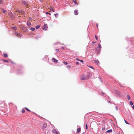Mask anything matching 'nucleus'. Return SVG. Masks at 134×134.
Here are the masks:
<instances>
[{
  "instance_id": "1",
  "label": "nucleus",
  "mask_w": 134,
  "mask_h": 134,
  "mask_svg": "<svg viewBox=\"0 0 134 134\" xmlns=\"http://www.w3.org/2000/svg\"><path fill=\"white\" fill-rule=\"evenodd\" d=\"M22 3L26 6V7L27 8H28V3L27 2L23 0L21 1Z\"/></svg>"
},
{
  "instance_id": "2",
  "label": "nucleus",
  "mask_w": 134,
  "mask_h": 134,
  "mask_svg": "<svg viewBox=\"0 0 134 134\" xmlns=\"http://www.w3.org/2000/svg\"><path fill=\"white\" fill-rule=\"evenodd\" d=\"M81 78L82 80H85L86 79H88L87 76H86V77L84 75H82Z\"/></svg>"
},
{
  "instance_id": "3",
  "label": "nucleus",
  "mask_w": 134,
  "mask_h": 134,
  "mask_svg": "<svg viewBox=\"0 0 134 134\" xmlns=\"http://www.w3.org/2000/svg\"><path fill=\"white\" fill-rule=\"evenodd\" d=\"M94 50L96 51V53L97 55L100 52V50L99 49H98L97 47H96L94 49Z\"/></svg>"
},
{
  "instance_id": "4",
  "label": "nucleus",
  "mask_w": 134,
  "mask_h": 134,
  "mask_svg": "<svg viewBox=\"0 0 134 134\" xmlns=\"http://www.w3.org/2000/svg\"><path fill=\"white\" fill-rule=\"evenodd\" d=\"M48 28L47 24H44V25L43 26L42 29L43 30H46Z\"/></svg>"
},
{
  "instance_id": "5",
  "label": "nucleus",
  "mask_w": 134,
  "mask_h": 134,
  "mask_svg": "<svg viewBox=\"0 0 134 134\" xmlns=\"http://www.w3.org/2000/svg\"><path fill=\"white\" fill-rule=\"evenodd\" d=\"M14 35L15 36H17L18 37H21L22 36L20 34L17 32L15 33Z\"/></svg>"
},
{
  "instance_id": "6",
  "label": "nucleus",
  "mask_w": 134,
  "mask_h": 134,
  "mask_svg": "<svg viewBox=\"0 0 134 134\" xmlns=\"http://www.w3.org/2000/svg\"><path fill=\"white\" fill-rule=\"evenodd\" d=\"M52 60L53 62L55 63H57L58 62V60L56 59L55 58H52Z\"/></svg>"
},
{
  "instance_id": "7",
  "label": "nucleus",
  "mask_w": 134,
  "mask_h": 134,
  "mask_svg": "<svg viewBox=\"0 0 134 134\" xmlns=\"http://www.w3.org/2000/svg\"><path fill=\"white\" fill-rule=\"evenodd\" d=\"M53 132L55 134H58V133L57 131L55 129H54L52 130Z\"/></svg>"
},
{
  "instance_id": "8",
  "label": "nucleus",
  "mask_w": 134,
  "mask_h": 134,
  "mask_svg": "<svg viewBox=\"0 0 134 134\" xmlns=\"http://www.w3.org/2000/svg\"><path fill=\"white\" fill-rule=\"evenodd\" d=\"M27 25L29 26H30L31 25V23L29 20L27 21Z\"/></svg>"
},
{
  "instance_id": "9",
  "label": "nucleus",
  "mask_w": 134,
  "mask_h": 134,
  "mask_svg": "<svg viewBox=\"0 0 134 134\" xmlns=\"http://www.w3.org/2000/svg\"><path fill=\"white\" fill-rule=\"evenodd\" d=\"M18 12L19 13H20L23 14H24L25 13V12L23 10H18Z\"/></svg>"
},
{
  "instance_id": "10",
  "label": "nucleus",
  "mask_w": 134,
  "mask_h": 134,
  "mask_svg": "<svg viewBox=\"0 0 134 134\" xmlns=\"http://www.w3.org/2000/svg\"><path fill=\"white\" fill-rule=\"evenodd\" d=\"M81 128H79L77 129V132L78 133H79L81 131Z\"/></svg>"
},
{
  "instance_id": "11",
  "label": "nucleus",
  "mask_w": 134,
  "mask_h": 134,
  "mask_svg": "<svg viewBox=\"0 0 134 134\" xmlns=\"http://www.w3.org/2000/svg\"><path fill=\"white\" fill-rule=\"evenodd\" d=\"M77 10H75L74 12V14L75 15H77L78 14V13L77 12Z\"/></svg>"
},
{
  "instance_id": "12",
  "label": "nucleus",
  "mask_w": 134,
  "mask_h": 134,
  "mask_svg": "<svg viewBox=\"0 0 134 134\" xmlns=\"http://www.w3.org/2000/svg\"><path fill=\"white\" fill-rule=\"evenodd\" d=\"M94 62L96 63L97 64H98L99 63L98 60H94Z\"/></svg>"
},
{
  "instance_id": "13",
  "label": "nucleus",
  "mask_w": 134,
  "mask_h": 134,
  "mask_svg": "<svg viewBox=\"0 0 134 134\" xmlns=\"http://www.w3.org/2000/svg\"><path fill=\"white\" fill-rule=\"evenodd\" d=\"M112 132V129H110V130H107V131L106 132H107V133H108V132Z\"/></svg>"
},
{
  "instance_id": "14",
  "label": "nucleus",
  "mask_w": 134,
  "mask_h": 134,
  "mask_svg": "<svg viewBox=\"0 0 134 134\" xmlns=\"http://www.w3.org/2000/svg\"><path fill=\"white\" fill-rule=\"evenodd\" d=\"M73 2L76 5H77L78 4V3L76 2V0H73Z\"/></svg>"
},
{
  "instance_id": "15",
  "label": "nucleus",
  "mask_w": 134,
  "mask_h": 134,
  "mask_svg": "<svg viewBox=\"0 0 134 134\" xmlns=\"http://www.w3.org/2000/svg\"><path fill=\"white\" fill-rule=\"evenodd\" d=\"M127 98L128 100H130V99H131L130 97V96L129 95L127 94Z\"/></svg>"
},
{
  "instance_id": "16",
  "label": "nucleus",
  "mask_w": 134,
  "mask_h": 134,
  "mask_svg": "<svg viewBox=\"0 0 134 134\" xmlns=\"http://www.w3.org/2000/svg\"><path fill=\"white\" fill-rule=\"evenodd\" d=\"M12 29L15 30H16V27H12Z\"/></svg>"
},
{
  "instance_id": "17",
  "label": "nucleus",
  "mask_w": 134,
  "mask_h": 134,
  "mask_svg": "<svg viewBox=\"0 0 134 134\" xmlns=\"http://www.w3.org/2000/svg\"><path fill=\"white\" fill-rule=\"evenodd\" d=\"M2 11L4 13H5L7 11L5 10L3 8H2Z\"/></svg>"
},
{
  "instance_id": "18",
  "label": "nucleus",
  "mask_w": 134,
  "mask_h": 134,
  "mask_svg": "<svg viewBox=\"0 0 134 134\" xmlns=\"http://www.w3.org/2000/svg\"><path fill=\"white\" fill-rule=\"evenodd\" d=\"M50 10L51 11H52L53 12H54V10L53 9V8L52 7H51L50 8Z\"/></svg>"
},
{
  "instance_id": "19",
  "label": "nucleus",
  "mask_w": 134,
  "mask_h": 134,
  "mask_svg": "<svg viewBox=\"0 0 134 134\" xmlns=\"http://www.w3.org/2000/svg\"><path fill=\"white\" fill-rule=\"evenodd\" d=\"M40 25H37L36 26V29H38V28H39L40 27Z\"/></svg>"
},
{
  "instance_id": "20",
  "label": "nucleus",
  "mask_w": 134,
  "mask_h": 134,
  "mask_svg": "<svg viewBox=\"0 0 134 134\" xmlns=\"http://www.w3.org/2000/svg\"><path fill=\"white\" fill-rule=\"evenodd\" d=\"M35 29L34 27H32L30 28V30L31 31H34L35 30Z\"/></svg>"
},
{
  "instance_id": "21",
  "label": "nucleus",
  "mask_w": 134,
  "mask_h": 134,
  "mask_svg": "<svg viewBox=\"0 0 134 134\" xmlns=\"http://www.w3.org/2000/svg\"><path fill=\"white\" fill-rule=\"evenodd\" d=\"M3 56L5 57H8V55L7 54H4Z\"/></svg>"
},
{
  "instance_id": "22",
  "label": "nucleus",
  "mask_w": 134,
  "mask_h": 134,
  "mask_svg": "<svg viewBox=\"0 0 134 134\" xmlns=\"http://www.w3.org/2000/svg\"><path fill=\"white\" fill-rule=\"evenodd\" d=\"M130 104L131 105H132L133 104V103L132 101H130Z\"/></svg>"
},
{
  "instance_id": "23",
  "label": "nucleus",
  "mask_w": 134,
  "mask_h": 134,
  "mask_svg": "<svg viewBox=\"0 0 134 134\" xmlns=\"http://www.w3.org/2000/svg\"><path fill=\"white\" fill-rule=\"evenodd\" d=\"M2 60L4 62H9V61L7 60H4V59H2Z\"/></svg>"
},
{
  "instance_id": "24",
  "label": "nucleus",
  "mask_w": 134,
  "mask_h": 134,
  "mask_svg": "<svg viewBox=\"0 0 134 134\" xmlns=\"http://www.w3.org/2000/svg\"><path fill=\"white\" fill-rule=\"evenodd\" d=\"M10 18L12 19L14 17L13 15L12 14H11V15L10 16Z\"/></svg>"
},
{
  "instance_id": "25",
  "label": "nucleus",
  "mask_w": 134,
  "mask_h": 134,
  "mask_svg": "<svg viewBox=\"0 0 134 134\" xmlns=\"http://www.w3.org/2000/svg\"><path fill=\"white\" fill-rule=\"evenodd\" d=\"M63 63L64 64V65H67L68 64V63L67 62H63Z\"/></svg>"
},
{
  "instance_id": "26",
  "label": "nucleus",
  "mask_w": 134,
  "mask_h": 134,
  "mask_svg": "<svg viewBox=\"0 0 134 134\" xmlns=\"http://www.w3.org/2000/svg\"><path fill=\"white\" fill-rule=\"evenodd\" d=\"M25 109L27 110L28 111H30V110L29 109H28L27 108H26V107H25Z\"/></svg>"
},
{
  "instance_id": "27",
  "label": "nucleus",
  "mask_w": 134,
  "mask_h": 134,
  "mask_svg": "<svg viewBox=\"0 0 134 134\" xmlns=\"http://www.w3.org/2000/svg\"><path fill=\"white\" fill-rule=\"evenodd\" d=\"M124 121H125V123L129 125L130 124L127 121H126V120H124Z\"/></svg>"
},
{
  "instance_id": "28",
  "label": "nucleus",
  "mask_w": 134,
  "mask_h": 134,
  "mask_svg": "<svg viewBox=\"0 0 134 134\" xmlns=\"http://www.w3.org/2000/svg\"><path fill=\"white\" fill-rule=\"evenodd\" d=\"M98 47L99 48H101V44L100 43H99L98 44Z\"/></svg>"
},
{
  "instance_id": "29",
  "label": "nucleus",
  "mask_w": 134,
  "mask_h": 134,
  "mask_svg": "<svg viewBox=\"0 0 134 134\" xmlns=\"http://www.w3.org/2000/svg\"><path fill=\"white\" fill-rule=\"evenodd\" d=\"M115 92L117 94H118V93L119 92L117 90H115Z\"/></svg>"
},
{
  "instance_id": "30",
  "label": "nucleus",
  "mask_w": 134,
  "mask_h": 134,
  "mask_svg": "<svg viewBox=\"0 0 134 134\" xmlns=\"http://www.w3.org/2000/svg\"><path fill=\"white\" fill-rule=\"evenodd\" d=\"M0 4L1 5H2L3 4V1L2 0H0Z\"/></svg>"
},
{
  "instance_id": "31",
  "label": "nucleus",
  "mask_w": 134,
  "mask_h": 134,
  "mask_svg": "<svg viewBox=\"0 0 134 134\" xmlns=\"http://www.w3.org/2000/svg\"><path fill=\"white\" fill-rule=\"evenodd\" d=\"M54 15L56 17H57L58 16V14H54Z\"/></svg>"
},
{
  "instance_id": "32",
  "label": "nucleus",
  "mask_w": 134,
  "mask_h": 134,
  "mask_svg": "<svg viewBox=\"0 0 134 134\" xmlns=\"http://www.w3.org/2000/svg\"><path fill=\"white\" fill-rule=\"evenodd\" d=\"M25 112V110H24V109H22V112L23 113H24Z\"/></svg>"
},
{
  "instance_id": "33",
  "label": "nucleus",
  "mask_w": 134,
  "mask_h": 134,
  "mask_svg": "<svg viewBox=\"0 0 134 134\" xmlns=\"http://www.w3.org/2000/svg\"><path fill=\"white\" fill-rule=\"evenodd\" d=\"M46 13L47 14H49V15H50L51 14L50 13H48V12H46Z\"/></svg>"
},
{
  "instance_id": "34",
  "label": "nucleus",
  "mask_w": 134,
  "mask_h": 134,
  "mask_svg": "<svg viewBox=\"0 0 134 134\" xmlns=\"http://www.w3.org/2000/svg\"><path fill=\"white\" fill-rule=\"evenodd\" d=\"M115 109H116L117 110H118V107H117V106H116L115 107Z\"/></svg>"
},
{
  "instance_id": "35",
  "label": "nucleus",
  "mask_w": 134,
  "mask_h": 134,
  "mask_svg": "<svg viewBox=\"0 0 134 134\" xmlns=\"http://www.w3.org/2000/svg\"><path fill=\"white\" fill-rule=\"evenodd\" d=\"M89 67H90V68H92V69H94V68H93V66H89Z\"/></svg>"
},
{
  "instance_id": "36",
  "label": "nucleus",
  "mask_w": 134,
  "mask_h": 134,
  "mask_svg": "<svg viewBox=\"0 0 134 134\" xmlns=\"http://www.w3.org/2000/svg\"><path fill=\"white\" fill-rule=\"evenodd\" d=\"M68 69H70V67H71V66H69V65H68L67 66V67Z\"/></svg>"
},
{
  "instance_id": "37",
  "label": "nucleus",
  "mask_w": 134,
  "mask_h": 134,
  "mask_svg": "<svg viewBox=\"0 0 134 134\" xmlns=\"http://www.w3.org/2000/svg\"><path fill=\"white\" fill-rule=\"evenodd\" d=\"M55 51H57V52H59V49H55Z\"/></svg>"
},
{
  "instance_id": "38",
  "label": "nucleus",
  "mask_w": 134,
  "mask_h": 134,
  "mask_svg": "<svg viewBox=\"0 0 134 134\" xmlns=\"http://www.w3.org/2000/svg\"><path fill=\"white\" fill-rule=\"evenodd\" d=\"M95 38H96V40H98V37H97L96 36V35H95Z\"/></svg>"
},
{
  "instance_id": "39",
  "label": "nucleus",
  "mask_w": 134,
  "mask_h": 134,
  "mask_svg": "<svg viewBox=\"0 0 134 134\" xmlns=\"http://www.w3.org/2000/svg\"><path fill=\"white\" fill-rule=\"evenodd\" d=\"M86 129H87L88 128V126L87 124L86 125Z\"/></svg>"
},
{
  "instance_id": "40",
  "label": "nucleus",
  "mask_w": 134,
  "mask_h": 134,
  "mask_svg": "<svg viewBox=\"0 0 134 134\" xmlns=\"http://www.w3.org/2000/svg\"><path fill=\"white\" fill-rule=\"evenodd\" d=\"M76 65H78L79 64V62H76Z\"/></svg>"
},
{
  "instance_id": "41",
  "label": "nucleus",
  "mask_w": 134,
  "mask_h": 134,
  "mask_svg": "<svg viewBox=\"0 0 134 134\" xmlns=\"http://www.w3.org/2000/svg\"><path fill=\"white\" fill-rule=\"evenodd\" d=\"M80 61L82 63H83V61L82 60H80Z\"/></svg>"
},
{
  "instance_id": "42",
  "label": "nucleus",
  "mask_w": 134,
  "mask_h": 134,
  "mask_svg": "<svg viewBox=\"0 0 134 134\" xmlns=\"http://www.w3.org/2000/svg\"><path fill=\"white\" fill-rule=\"evenodd\" d=\"M104 94L103 93H102L101 94V95L102 96H104Z\"/></svg>"
},
{
  "instance_id": "43",
  "label": "nucleus",
  "mask_w": 134,
  "mask_h": 134,
  "mask_svg": "<svg viewBox=\"0 0 134 134\" xmlns=\"http://www.w3.org/2000/svg\"><path fill=\"white\" fill-rule=\"evenodd\" d=\"M96 25L97 27H98V24H96Z\"/></svg>"
},
{
  "instance_id": "44",
  "label": "nucleus",
  "mask_w": 134,
  "mask_h": 134,
  "mask_svg": "<svg viewBox=\"0 0 134 134\" xmlns=\"http://www.w3.org/2000/svg\"><path fill=\"white\" fill-rule=\"evenodd\" d=\"M132 108L133 109H134V105L132 106Z\"/></svg>"
},
{
  "instance_id": "45",
  "label": "nucleus",
  "mask_w": 134,
  "mask_h": 134,
  "mask_svg": "<svg viewBox=\"0 0 134 134\" xmlns=\"http://www.w3.org/2000/svg\"><path fill=\"white\" fill-rule=\"evenodd\" d=\"M29 19L30 20H31L32 19V18H29Z\"/></svg>"
},
{
  "instance_id": "46",
  "label": "nucleus",
  "mask_w": 134,
  "mask_h": 134,
  "mask_svg": "<svg viewBox=\"0 0 134 134\" xmlns=\"http://www.w3.org/2000/svg\"><path fill=\"white\" fill-rule=\"evenodd\" d=\"M76 60H79V61L80 60L78 58H77L76 59Z\"/></svg>"
},
{
  "instance_id": "47",
  "label": "nucleus",
  "mask_w": 134,
  "mask_h": 134,
  "mask_svg": "<svg viewBox=\"0 0 134 134\" xmlns=\"http://www.w3.org/2000/svg\"><path fill=\"white\" fill-rule=\"evenodd\" d=\"M11 62L12 63V64H14V63H13L12 61H11Z\"/></svg>"
},
{
  "instance_id": "48",
  "label": "nucleus",
  "mask_w": 134,
  "mask_h": 134,
  "mask_svg": "<svg viewBox=\"0 0 134 134\" xmlns=\"http://www.w3.org/2000/svg\"><path fill=\"white\" fill-rule=\"evenodd\" d=\"M96 43L95 42H93V41L92 42V43Z\"/></svg>"
},
{
  "instance_id": "49",
  "label": "nucleus",
  "mask_w": 134,
  "mask_h": 134,
  "mask_svg": "<svg viewBox=\"0 0 134 134\" xmlns=\"http://www.w3.org/2000/svg\"><path fill=\"white\" fill-rule=\"evenodd\" d=\"M108 102H109V103H111L109 101H108Z\"/></svg>"
},
{
  "instance_id": "50",
  "label": "nucleus",
  "mask_w": 134,
  "mask_h": 134,
  "mask_svg": "<svg viewBox=\"0 0 134 134\" xmlns=\"http://www.w3.org/2000/svg\"><path fill=\"white\" fill-rule=\"evenodd\" d=\"M62 47L63 49H64V48L63 47Z\"/></svg>"
},
{
  "instance_id": "51",
  "label": "nucleus",
  "mask_w": 134,
  "mask_h": 134,
  "mask_svg": "<svg viewBox=\"0 0 134 134\" xmlns=\"http://www.w3.org/2000/svg\"><path fill=\"white\" fill-rule=\"evenodd\" d=\"M36 38L37 39H38V37H36Z\"/></svg>"
},
{
  "instance_id": "52",
  "label": "nucleus",
  "mask_w": 134,
  "mask_h": 134,
  "mask_svg": "<svg viewBox=\"0 0 134 134\" xmlns=\"http://www.w3.org/2000/svg\"><path fill=\"white\" fill-rule=\"evenodd\" d=\"M104 129L105 128L104 127H103V129H104Z\"/></svg>"
},
{
  "instance_id": "53",
  "label": "nucleus",
  "mask_w": 134,
  "mask_h": 134,
  "mask_svg": "<svg viewBox=\"0 0 134 134\" xmlns=\"http://www.w3.org/2000/svg\"><path fill=\"white\" fill-rule=\"evenodd\" d=\"M82 134H84L83 133Z\"/></svg>"
},
{
  "instance_id": "54",
  "label": "nucleus",
  "mask_w": 134,
  "mask_h": 134,
  "mask_svg": "<svg viewBox=\"0 0 134 134\" xmlns=\"http://www.w3.org/2000/svg\"><path fill=\"white\" fill-rule=\"evenodd\" d=\"M56 1L57 0H55Z\"/></svg>"
}]
</instances>
